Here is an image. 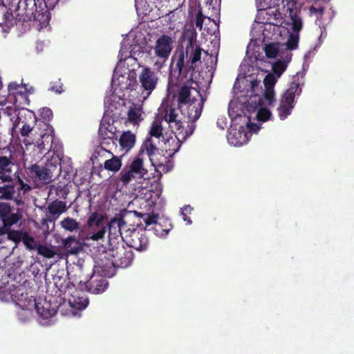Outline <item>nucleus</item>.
Masks as SVG:
<instances>
[{"label": "nucleus", "mask_w": 354, "mask_h": 354, "mask_svg": "<svg viewBox=\"0 0 354 354\" xmlns=\"http://www.w3.org/2000/svg\"><path fill=\"white\" fill-rule=\"evenodd\" d=\"M246 82L250 83V91L254 96L250 97L247 104L244 105V109L242 111L244 115L237 114V116L241 120L246 122V127L249 131L245 132L243 127H241L239 130L235 129L230 130L227 140L231 145L235 147L246 143L251 136V132L259 130V127L256 124L252 123V120L264 122L269 120L272 115L271 112L263 106L262 97L257 96L261 92V81L252 79L246 80Z\"/></svg>", "instance_id": "f257e3e1"}, {"label": "nucleus", "mask_w": 354, "mask_h": 354, "mask_svg": "<svg viewBox=\"0 0 354 354\" xmlns=\"http://www.w3.org/2000/svg\"><path fill=\"white\" fill-rule=\"evenodd\" d=\"M104 259H106L108 262L104 264L102 262L100 265L102 267V274L109 277L113 274L115 267L129 266L132 261L133 254L122 244H118L105 252ZM100 261H103L102 258L100 259Z\"/></svg>", "instance_id": "f03ea898"}, {"label": "nucleus", "mask_w": 354, "mask_h": 354, "mask_svg": "<svg viewBox=\"0 0 354 354\" xmlns=\"http://www.w3.org/2000/svg\"><path fill=\"white\" fill-rule=\"evenodd\" d=\"M291 58L292 53L289 50H286L283 55H281V57L272 65L273 73L267 74L263 80V96L269 105H272L274 101V85L278 78L286 70Z\"/></svg>", "instance_id": "7ed1b4c3"}, {"label": "nucleus", "mask_w": 354, "mask_h": 354, "mask_svg": "<svg viewBox=\"0 0 354 354\" xmlns=\"http://www.w3.org/2000/svg\"><path fill=\"white\" fill-rule=\"evenodd\" d=\"M201 52L202 48L198 45L196 41L191 38L186 46L185 53L181 51L177 57L176 66L179 73H182L185 63L189 66V69L193 71L197 68L201 63Z\"/></svg>", "instance_id": "20e7f679"}, {"label": "nucleus", "mask_w": 354, "mask_h": 354, "mask_svg": "<svg viewBox=\"0 0 354 354\" xmlns=\"http://www.w3.org/2000/svg\"><path fill=\"white\" fill-rule=\"evenodd\" d=\"M0 299L5 301H12L21 309L35 305V299L32 296L28 297L23 288L15 287L13 285L0 289Z\"/></svg>", "instance_id": "39448f33"}, {"label": "nucleus", "mask_w": 354, "mask_h": 354, "mask_svg": "<svg viewBox=\"0 0 354 354\" xmlns=\"http://www.w3.org/2000/svg\"><path fill=\"white\" fill-rule=\"evenodd\" d=\"M301 92V88L299 80H295L292 82L282 95L279 105L277 108L279 117L281 120H284L291 113L294 107V99L299 95Z\"/></svg>", "instance_id": "423d86ee"}, {"label": "nucleus", "mask_w": 354, "mask_h": 354, "mask_svg": "<svg viewBox=\"0 0 354 354\" xmlns=\"http://www.w3.org/2000/svg\"><path fill=\"white\" fill-rule=\"evenodd\" d=\"M177 114L173 109H169L164 116V122L166 125H168L172 133L176 134V138L178 140L181 139H186L194 131L193 125H188L189 130L184 131V127L180 121L176 119Z\"/></svg>", "instance_id": "0eeeda50"}, {"label": "nucleus", "mask_w": 354, "mask_h": 354, "mask_svg": "<svg viewBox=\"0 0 354 354\" xmlns=\"http://www.w3.org/2000/svg\"><path fill=\"white\" fill-rule=\"evenodd\" d=\"M33 308L37 310L39 316L44 319H47L53 317L57 313L55 308L51 307V304L48 301L46 300L42 302L37 303L35 301V305L34 306L25 307L18 313L19 318L24 322L29 319L32 315V310Z\"/></svg>", "instance_id": "6e6552de"}, {"label": "nucleus", "mask_w": 354, "mask_h": 354, "mask_svg": "<svg viewBox=\"0 0 354 354\" xmlns=\"http://www.w3.org/2000/svg\"><path fill=\"white\" fill-rule=\"evenodd\" d=\"M298 38L297 36L290 35L286 44H270L265 46V53L268 58H275L277 56L281 57L286 50L295 49L297 46Z\"/></svg>", "instance_id": "1a4fd4ad"}, {"label": "nucleus", "mask_w": 354, "mask_h": 354, "mask_svg": "<svg viewBox=\"0 0 354 354\" xmlns=\"http://www.w3.org/2000/svg\"><path fill=\"white\" fill-rule=\"evenodd\" d=\"M158 77L157 73L152 71L149 67H144L139 74V82L141 84L142 88L145 91V95L143 96V100H145L156 88Z\"/></svg>", "instance_id": "9d476101"}, {"label": "nucleus", "mask_w": 354, "mask_h": 354, "mask_svg": "<svg viewBox=\"0 0 354 354\" xmlns=\"http://www.w3.org/2000/svg\"><path fill=\"white\" fill-rule=\"evenodd\" d=\"M98 158L106 159L104 161V167L108 171L117 172L122 167L120 158L113 156L112 153L102 147H97L92 156V159H97Z\"/></svg>", "instance_id": "9b49d317"}, {"label": "nucleus", "mask_w": 354, "mask_h": 354, "mask_svg": "<svg viewBox=\"0 0 354 354\" xmlns=\"http://www.w3.org/2000/svg\"><path fill=\"white\" fill-rule=\"evenodd\" d=\"M174 39L166 35L160 36L153 47L155 55L160 59L166 61L173 49Z\"/></svg>", "instance_id": "f8f14e48"}, {"label": "nucleus", "mask_w": 354, "mask_h": 354, "mask_svg": "<svg viewBox=\"0 0 354 354\" xmlns=\"http://www.w3.org/2000/svg\"><path fill=\"white\" fill-rule=\"evenodd\" d=\"M127 243L138 251L145 250L148 245V239L145 234L136 230L131 231L124 237Z\"/></svg>", "instance_id": "ddd939ff"}, {"label": "nucleus", "mask_w": 354, "mask_h": 354, "mask_svg": "<svg viewBox=\"0 0 354 354\" xmlns=\"http://www.w3.org/2000/svg\"><path fill=\"white\" fill-rule=\"evenodd\" d=\"M203 98L200 92L192 86L185 85L181 87L178 94L179 107H183L185 104Z\"/></svg>", "instance_id": "4468645a"}, {"label": "nucleus", "mask_w": 354, "mask_h": 354, "mask_svg": "<svg viewBox=\"0 0 354 354\" xmlns=\"http://www.w3.org/2000/svg\"><path fill=\"white\" fill-rule=\"evenodd\" d=\"M203 107V99L201 98L198 100L192 102L187 104L183 107H180L183 113L188 118V119L194 122L197 120L202 112Z\"/></svg>", "instance_id": "2eb2a0df"}, {"label": "nucleus", "mask_w": 354, "mask_h": 354, "mask_svg": "<svg viewBox=\"0 0 354 354\" xmlns=\"http://www.w3.org/2000/svg\"><path fill=\"white\" fill-rule=\"evenodd\" d=\"M88 304V298L82 292L73 295L68 299V304L71 308V314L73 316L77 315V310L84 309Z\"/></svg>", "instance_id": "dca6fc26"}, {"label": "nucleus", "mask_w": 354, "mask_h": 354, "mask_svg": "<svg viewBox=\"0 0 354 354\" xmlns=\"http://www.w3.org/2000/svg\"><path fill=\"white\" fill-rule=\"evenodd\" d=\"M54 167H56L54 166ZM55 168L48 169V167H39L37 165H33L28 167V170L32 176L37 177L39 180L46 183H49L54 174L53 170Z\"/></svg>", "instance_id": "f3484780"}, {"label": "nucleus", "mask_w": 354, "mask_h": 354, "mask_svg": "<svg viewBox=\"0 0 354 354\" xmlns=\"http://www.w3.org/2000/svg\"><path fill=\"white\" fill-rule=\"evenodd\" d=\"M24 110L17 108L15 106H8L1 109L3 114L7 115L12 123V130L15 131L18 127Z\"/></svg>", "instance_id": "a211bd4d"}, {"label": "nucleus", "mask_w": 354, "mask_h": 354, "mask_svg": "<svg viewBox=\"0 0 354 354\" xmlns=\"http://www.w3.org/2000/svg\"><path fill=\"white\" fill-rule=\"evenodd\" d=\"M13 163L10 158L0 156V180L3 183L10 182V174Z\"/></svg>", "instance_id": "6ab92c4d"}, {"label": "nucleus", "mask_w": 354, "mask_h": 354, "mask_svg": "<svg viewBox=\"0 0 354 354\" xmlns=\"http://www.w3.org/2000/svg\"><path fill=\"white\" fill-rule=\"evenodd\" d=\"M143 111L141 105L133 104L127 112V120L133 124H138L143 120Z\"/></svg>", "instance_id": "aec40b11"}, {"label": "nucleus", "mask_w": 354, "mask_h": 354, "mask_svg": "<svg viewBox=\"0 0 354 354\" xmlns=\"http://www.w3.org/2000/svg\"><path fill=\"white\" fill-rule=\"evenodd\" d=\"M125 225V222L121 218L112 219L108 225L109 236H112L114 238L121 236L124 239V237L122 236V229Z\"/></svg>", "instance_id": "412c9836"}, {"label": "nucleus", "mask_w": 354, "mask_h": 354, "mask_svg": "<svg viewBox=\"0 0 354 354\" xmlns=\"http://www.w3.org/2000/svg\"><path fill=\"white\" fill-rule=\"evenodd\" d=\"M165 124L164 118H157L155 119L150 127L149 133L151 136L160 138V137L164 138V135L167 134V133H164L165 131Z\"/></svg>", "instance_id": "4be33fe9"}, {"label": "nucleus", "mask_w": 354, "mask_h": 354, "mask_svg": "<svg viewBox=\"0 0 354 354\" xmlns=\"http://www.w3.org/2000/svg\"><path fill=\"white\" fill-rule=\"evenodd\" d=\"M15 187L10 185L0 187V198L11 200L13 199L17 205L23 204L21 198L15 197Z\"/></svg>", "instance_id": "5701e85b"}, {"label": "nucleus", "mask_w": 354, "mask_h": 354, "mask_svg": "<svg viewBox=\"0 0 354 354\" xmlns=\"http://www.w3.org/2000/svg\"><path fill=\"white\" fill-rule=\"evenodd\" d=\"M140 178H144L147 170L144 167L143 160L140 156L136 158L129 167Z\"/></svg>", "instance_id": "b1692460"}, {"label": "nucleus", "mask_w": 354, "mask_h": 354, "mask_svg": "<svg viewBox=\"0 0 354 354\" xmlns=\"http://www.w3.org/2000/svg\"><path fill=\"white\" fill-rule=\"evenodd\" d=\"M136 141V137L133 133L131 131L124 132L120 138V145L121 147L126 151H129L131 149Z\"/></svg>", "instance_id": "393cba45"}, {"label": "nucleus", "mask_w": 354, "mask_h": 354, "mask_svg": "<svg viewBox=\"0 0 354 354\" xmlns=\"http://www.w3.org/2000/svg\"><path fill=\"white\" fill-rule=\"evenodd\" d=\"M48 209L51 215L57 218L61 214L66 212V204L62 201H55L48 205Z\"/></svg>", "instance_id": "a878e982"}, {"label": "nucleus", "mask_w": 354, "mask_h": 354, "mask_svg": "<svg viewBox=\"0 0 354 354\" xmlns=\"http://www.w3.org/2000/svg\"><path fill=\"white\" fill-rule=\"evenodd\" d=\"M64 248L70 254H77L80 251L78 243L73 236H70L63 241Z\"/></svg>", "instance_id": "bb28decb"}, {"label": "nucleus", "mask_w": 354, "mask_h": 354, "mask_svg": "<svg viewBox=\"0 0 354 354\" xmlns=\"http://www.w3.org/2000/svg\"><path fill=\"white\" fill-rule=\"evenodd\" d=\"M99 135L102 139H112L114 136L113 127L108 124H100Z\"/></svg>", "instance_id": "cd10ccee"}, {"label": "nucleus", "mask_w": 354, "mask_h": 354, "mask_svg": "<svg viewBox=\"0 0 354 354\" xmlns=\"http://www.w3.org/2000/svg\"><path fill=\"white\" fill-rule=\"evenodd\" d=\"M107 287V281L106 279H101L100 280L94 281L91 283L89 290L95 294H100L103 292Z\"/></svg>", "instance_id": "c85d7f7f"}, {"label": "nucleus", "mask_w": 354, "mask_h": 354, "mask_svg": "<svg viewBox=\"0 0 354 354\" xmlns=\"http://www.w3.org/2000/svg\"><path fill=\"white\" fill-rule=\"evenodd\" d=\"M54 166L55 169L53 170V174H58L60 171V158L58 155H53L50 158V159L48 160L45 167H48V169H53L54 168Z\"/></svg>", "instance_id": "c756f323"}, {"label": "nucleus", "mask_w": 354, "mask_h": 354, "mask_svg": "<svg viewBox=\"0 0 354 354\" xmlns=\"http://www.w3.org/2000/svg\"><path fill=\"white\" fill-rule=\"evenodd\" d=\"M62 228L67 231L73 232L79 229V223L74 218L67 217L60 222Z\"/></svg>", "instance_id": "7c9ffc66"}, {"label": "nucleus", "mask_w": 354, "mask_h": 354, "mask_svg": "<svg viewBox=\"0 0 354 354\" xmlns=\"http://www.w3.org/2000/svg\"><path fill=\"white\" fill-rule=\"evenodd\" d=\"M37 253L46 258L51 259L55 257L56 252L53 247H48L44 245H38L37 247Z\"/></svg>", "instance_id": "2f4dec72"}, {"label": "nucleus", "mask_w": 354, "mask_h": 354, "mask_svg": "<svg viewBox=\"0 0 354 354\" xmlns=\"http://www.w3.org/2000/svg\"><path fill=\"white\" fill-rule=\"evenodd\" d=\"M120 176L123 185H127L137 176L129 167H125L120 172Z\"/></svg>", "instance_id": "473e14b6"}, {"label": "nucleus", "mask_w": 354, "mask_h": 354, "mask_svg": "<svg viewBox=\"0 0 354 354\" xmlns=\"http://www.w3.org/2000/svg\"><path fill=\"white\" fill-rule=\"evenodd\" d=\"M106 227L102 226L97 232H90L87 234L86 239L88 241H100L104 238Z\"/></svg>", "instance_id": "72a5a7b5"}, {"label": "nucleus", "mask_w": 354, "mask_h": 354, "mask_svg": "<svg viewBox=\"0 0 354 354\" xmlns=\"http://www.w3.org/2000/svg\"><path fill=\"white\" fill-rule=\"evenodd\" d=\"M28 91L26 88L24 86L17 85L15 83L10 84L8 86V90L10 93H12L13 95H19L21 96L24 99V100L28 104V100L26 95L23 94V90Z\"/></svg>", "instance_id": "f704fd0d"}, {"label": "nucleus", "mask_w": 354, "mask_h": 354, "mask_svg": "<svg viewBox=\"0 0 354 354\" xmlns=\"http://www.w3.org/2000/svg\"><path fill=\"white\" fill-rule=\"evenodd\" d=\"M21 218V215L19 213H10L3 219V225L8 227H10L12 225L17 223Z\"/></svg>", "instance_id": "c9c22d12"}, {"label": "nucleus", "mask_w": 354, "mask_h": 354, "mask_svg": "<svg viewBox=\"0 0 354 354\" xmlns=\"http://www.w3.org/2000/svg\"><path fill=\"white\" fill-rule=\"evenodd\" d=\"M103 220V216L97 213H93L90 215L88 219V225L89 227H93L94 226L100 227L101 223Z\"/></svg>", "instance_id": "e433bc0d"}, {"label": "nucleus", "mask_w": 354, "mask_h": 354, "mask_svg": "<svg viewBox=\"0 0 354 354\" xmlns=\"http://www.w3.org/2000/svg\"><path fill=\"white\" fill-rule=\"evenodd\" d=\"M22 241L28 250L37 249V247L38 245H37L34 237L29 236L28 234L26 232L24 235Z\"/></svg>", "instance_id": "4c0bfd02"}, {"label": "nucleus", "mask_w": 354, "mask_h": 354, "mask_svg": "<svg viewBox=\"0 0 354 354\" xmlns=\"http://www.w3.org/2000/svg\"><path fill=\"white\" fill-rule=\"evenodd\" d=\"M25 232L19 230H10L8 233V239L16 243L22 241Z\"/></svg>", "instance_id": "58836bf2"}, {"label": "nucleus", "mask_w": 354, "mask_h": 354, "mask_svg": "<svg viewBox=\"0 0 354 354\" xmlns=\"http://www.w3.org/2000/svg\"><path fill=\"white\" fill-rule=\"evenodd\" d=\"M15 23V19L11 12L7 11L4 13L3 17V21L0 23L1 25H4L8 28L12 26Z\"/></svg>", "instance_id": "ea45409f"}, {"label": "nucleus", "mask_w": 354, "mask_h": 354, "mask_svg": "<svg viewBox=\"0 0 354 354\" xmlns=\"http://www.w3.org/2000/svg\"><path fill=\"white\" fill-rule=\"evenodd\" d=\"M145 148L147 151V155L150 157L152 156L156 151V147L152 143L151 139L147 140L145 143Z\"/></svg>", "instance_id": "a19ab883"}, {"label": "nucleus", "mask_w": 354, "mask_h": 354, "mask_svg": "<svg viewBox=\"0 0 354 354\" xmlns=\"http://www.w3.org/2000/svg\"><path fill=\"white\" fill-rule=\"evenodd\" d=\"M142 219L145 223L147 226H149L152 224H155L157 223L158 216L156 215H150V214H144L142 215Z\"/></svg>", "instance_id": "79ce46f5"}, {"label": "nucleus", "mask_w": 354, "mask_h": 354, "mask_svg": "<svg viewBox=\"0 0 354 354\" xmlns=\"http://www.w3.org/2000/svg\"><path fill=\"white\" fill-rule=\"evenodd\" d=\"M10 212V207L6 203H0V217L2 220L8 215Z\"/></svg>", "instance_id": "37998d69"}, {"label": "nucleus", "mask_w": 354, "mask_h": 354, "mask_svg": "<svg viewBox=\"0 0 354 354\" xmlns=\"http://www.w3.org/2000/svg\"><path fill=\"white\" fill-rule=\"evenodd\" d=\"M120 65H118L114 71V73L113 75V82H115L117 80H118V82L120 83V78L121 77L122 80L125 79V77L120 74ZM122 82V80H121Z\"/></svg>", "instance_id": "c03bdc74"}, {"label": "nucleus", "mask_w": 354, "mask_h": 354, "mask_svg": "<svg viewBox=\"0 0 354 354\" xmlns=\"http://www.w3.org/2000/svg\"><path fill=\"white\" fill-rule=\"evenodd\" d=\"M43 140L39 144V147H44L45 142H52L53 140V136L51 133H45L42 136Z\"/></svg>", "instance_id": "a18cd8bd"}, {"label": "nucleus", "mask_w": 354, "mask_h": 354, "mask_svg": "<svg viewBox=\"0 0 354 354\" xmlns=\"http://www.w3.org/2000/svg\"><path fill=\"white\" fill-rule=\"evenodd\" d=\"M19 182L21 185L20 188H19V198H20L19 195L21 192H23V194H25L31 189V187L28 184L24 183L21 179L19 180Z\"/></svg>", "instance_id": "49530a36"}, {"label": "nucleus", "mask_w": 354, "mask_h": 354, "mask_svg": "<svg viewBox=\"0 0 354 354\" xmlns=\"http://www.w3.org/2000/svg\"><path fill=\"white\" fill-rule=\"evenodd\" d=\"M36 18L38 21H41L44 26H46L49 21V16L48 12L39 14Z\"/></svg>", "instance_id": "de8ad7c7"}, {"label": "nucleus", "mask_w": 354, "mask_h": 354, "mask_svg": "<svg viewBox=\"0 0 354 354\" xmlns=\"http://www.w3.org/2000/svg\"><path fill=\"white\" fill-rule=\"evenodd\" d=\"M33 127H30L29 124H24L22 128L20 130V133L23 137H27L29 133L32 131Z\"/></svg>", "instance_id": "09e8293b"}, {"label": "nucleus", "mask_w": 354, "mask_h": 354, "mask_svg": "<svg viewBox=\"0 0 354 354\" xmlns=\"http://www.w3.org/2000/svg\"><path fill=\"white\" fill-rule=\"evenodd\" d=\"M196 26L199 28L200 29L203 27V22L204 20V17L202 15V12L201 10H198L196 17Z\"/></svg>", "instance_id": "8fccbe9b"}, {"label": "nucleus", "mask_w": 354, "mask_h": 354, "mask_svg": "<svg viewBox=\"0 0 354 354\" xmlns=\"http://www.w3.org/2000/svg\"><path fill=\"white\" fill-rule=\"evenodd\" d=\"M192 208L190 206L187 205V206H185V207H184L183 208V212H182V213H181V214H182V216H183V220H184L185 221H186L188 224H191V223H192V221H191V219H190L189 218H188V217L186 216V214L185 213V212H189H189H191V210H192Z\"/></svg>", "instance_id": "3c124183"}, {"label": "nucleus", "mask_w": 354, "mask_h": 354, "mask_svg": "<svg viewBox=\"0 0 354 354\" xmlns=\"http://www.w3.org/2000/svg\"><path fill=\"white\" fill-rule=\"evenodd\" d=\"M41 115L44 119L49 120L53 117L52 111L48 108H43L41 110Z\"/></svg>", "instance_id": "603ef678"}, {"label": "nucleus", "mask_w": 354, "mask_h": 354, "mask_svg": "<svg viewBox=\"0 0 354 354\" xmlns=\"http://www.w3.org/2000/svg\"><path fill=\"white\" fill-rule=\"evenodd\" d=\"M159 59V60H157V61L154 63V66L156 68V69H157L158 71H160V70L162 68V66H163V65H164V64H165V61H163V60L160 59Z\"/></svg>", "instance_id": "864d4df0"}, {"label": "nucleus", "mask_w": 354, "mask_h": 354, "mask_svg": "<svg viewBox=\"0 0 354 354\" xmlns=\"http://www.w3.org/2000/svg\"><path fill=\"white\" fill-rule=\"evenodd\" d=\"M294 22V30H299L301 27V22L300 20L292 19Z\"/></svg>", "instance_id": "5fc2aeb1"}, {"label": "nucleus", "mask_w": 354, "mask_h": 354, "mask_svg": "<svg viewBox=\"0 0 354 354\" xmlns=\"http://www.w3.org/2000/svg\"><path fill=\"white\" fill-rule=\"evenodd\" d=\"M9 231H10L9 227L3 225V227H0V235H4L6 234H8Z\"/></svg>", "instance_id": "6e6d98bb"}, {"label": "nucleus", "mask_w": 354, "mask_h": 354, "mask_svg": "<svg viewBox=\"0 0 354 354\" xmlns=\"http://www.w3.org/2000/svg\"><path fill=\"white\" fill-rule=\"evenodd\" d=\"M234 104L232 102H231L230 104V108H229V115L233 118L234 117V113H235V111H234Z\"/></svg>", "instance_id": "4d7b16f0"}, {"label": "nucleus", "mask_w": 354, "mask_h": 354, "mask_svg": "<svg viewBox=\"0 0 354 354\" xmlns=\"http://www.w3.org/2000/svg\"><path fill=\"white\" fill-rule=\"evenodd\" d=\"M23 142H24V143L26 145H31V144H32V142H31V141H30V140H28V139H26V138H24V141H23Z\"/></svg>", "instance_id": "13d9d810"}, {"label": "nucleus", "mask_w": 354, "mask_h": 354, "mask_svg": "<svg viewBox=\"0 0 354 354\" xmlns=\"http://www.w3.org/2000/svg\"><path fill=\"white\" fill-rule=\"evenodd\" d=\"M167 140L168 142H169L170 141H171L172 142H176V140L174 139L171 137H169V138H167Z\"/></svg>", "instance_id": "bf43d9fd"}, {"label": "nucleus", "mask_w": 354, "mask_h": 354, "mask_svg": "<svg viewBox=\"0 0 354 354\" xmlns=\"http://www.w3.org/2000/svg\"><path fill=\"white\" fill-rule=\"evenodd\" d=\"M42 46V44L41 43H38L37 44V48H41V46Z\"/></svg>", "instance_id": "052dcab7"}, {"label": "nucleus", "mask_w": 354, "mask_h": 354, "mask_svg": "<svg viewBox=\"0 0 354 354\" xmlns=\"http://www.w3.org/2000/svg\"><path fill=\"white\" fill-rule=\"evenodd\" d=\"M42 46V44L41 43H38L37 44V48H41V46Z\"/></svg>", "instance_id": "680f3d73"}, {"label": "nucleus", "mask_w": 354, "mask_h": 354, "mask_svg": "<svg viewBox=\"0 0 354 354\" xmlns=\"http://www.w3.org/2000/svg\"><path fill=\"white\" fill-rule=\"evenodd\" d=\"M46 222H47V219L44 218V219H42L41 223L44 225L45 223H46Z\"/></svg>", "instance_id": "e2e57ef3"}, {"label": "nucleus", "mask_w": 354, "mask_h": 354, "mask_svg": "<svg viewBox=\"0 0 354 354\" xmlns=\"http://www.w3.org/2000/svg\"><path fill=\"white\" fill-rule=\"evenodd\" d=\"M28 93H32L33 92V88L32 87H30V88L28 91Z\"/></svg>", "instance_id": "0e129e2a"}, {"label": "nucleus", "mask_w": 354, "mask_h": 354, "mask_svg": "<svg viewBox=\"0 0 354 354\" xmlns=\"http://www.w3.org/2000/svg\"><path fill=\"white\" fill-rule=\"evenodd\" d=\"M174 152H176L178 151V149H173Z\"/></svg>", "instance_id": "69168bd1"}]
</instances>
